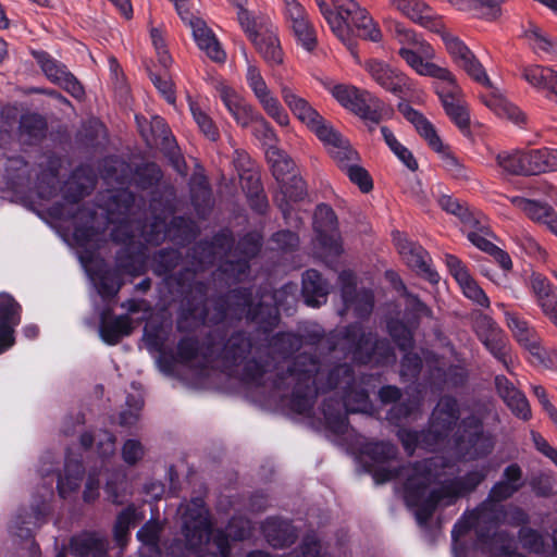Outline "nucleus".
Wrapping results in <instances>:
<instances>
[{"mask_svg":"<svg viewBox=\"0 0 557 557\" xmlns=\"http://www.w3.org/2000/svg\"><path fill=\"white\" fill-rule=\"evenodd\" d=\"M442 39L454 61L462 67L469 76L482 85H490V78L482 64L461 40L447 33L442 35Z\"/></svg>","mask_w":557,"mask_h":557,"instance_id":"412c9836","label":"nucleus"},{"mask_svg":"<svg viewBox=\"0 0 557 557\" xmlns=\"http://www.w3.org/2000/svg\"><path fill=\"white\" fill-rule=\"evenodd\" d=\"M33 55L51 83L60 86L76 99L84 96L85 92L82 84L62 63L51 58L45 51H33Z\"/></svg>","mask_w":557,"mask_h":557,"instance_id":"6ab92c4d","label":"nucleus"},{"mask_svg":"<svg viewBox=\"0 0 557 557\" xmlns=\"http://www.w3.org/2000/svg\"><path fill=\"white\" fill-rule=\"evenodd\" d=\"M400 110L432 149H438L441 147V138L437 136L433 125L420 112L409 106L400 107Z\"/></svg>","mask_w":557,"mask_h":557,"instance_id":"79ce46f5","label":"nucleus"},{"mask_svg":"<svg viewBox=\"0 0 557 557\" xmlns=\"http://www.w3.org/2000/svg\"><path fill=\"white\" fill-rule=\"evenodd\" d=\"M496 162L499 168L509 174L532 175L529 150L500 152L496 157Z\"/></svg>","mask_w":557,"mask_h":557,"instance_id":"58836bf2","label":"nucleus"},{"mask_svg":"<svg viewBox=\"0 0 557 557\" xmlns=\"http://www.w3.org/2000/svg\"><path fill=\"white\" fill-rule=\"evenodd\" d=\"M515 493H517L516 486L506 484L500 480L492 486L488 497L472 512H482L483 518H486L487 515L490 518L497 519L504 511V505L500 502L508 499Z\"/></svg>","mask_w":557,"mask_h":557,"instance_id":"7c9ffc66","label":"nucleus"},{"mask_svg":"<svg viewBox=\"0 0 557 557\" xmlns=\"http://www.w3.org/2000/svg\"><path fill=\"white\" fill-rule=\"evenodd\" d=\"M70 547L77 557H107L109 543L98 533L84 532L71 539Z\"/></svg>","mask_w":557,"mask_h":557,"instance_id":"bb28decb","label":"nucleus"},{"mask_svg":"<svg viewBox=\"0 0 557 557\" xmlns=\"http://www.w3.org/2000/svg\"><path fill=\"white\" fill-rule=\"evenodd\" d=\"M140 519H143V516L138 513L134 506L126 507L117 516L113 531L114 540L119 546L123 547L127 543L131 527L135 525Z\"/></svg>","mask_w":557,"mask_h":557,"instance_id":"de8ad7c7","label":"nucleus"},{"mask_svg":"<svg viewBox=\"0 0 557 557\" xmlns=\"http://www.w3.org/2000/svg\"><path fill=\"white\" fill-rule=\"evenodd\" d=\"M474 332L490 354L510 374H513L516 358L511 354L508 338L502 327L491 317L480 314L474 322Z\"/></svg>","mask_w":557,"mask_h":557,"instance_id":"9b49d317","label":"nucleus"},{"mask_svg":"<svg viewBox=\"0 0 557 557\" xmlns=\"http://www.w3.org/2000/svg\"><path fill=\"white\" fill-rule=\"evenodd\" d=\"M344 309L341 314L352 310L358 318L367 317L373 309V294L369 289L356 292V276L351 271H342L338 275Z\"/></svg>","mask_w":557,"mask_h":557,"instance_id":"a211bd4d","label":"nucleus"},{"mask_svg":"<svg viewBox=\"0 0 557 557\" xmlns=\"http://www.w3.org/2000/svg\"><path fill=\"white\" fill-rule=\"evenodd\" d=\"M162 525L154 520L146 522L137 532V539L141 543L140 557H161L159 539Z\"/></svg>","mask_w":557,"mask_h":557,"instance_id":"c9c22d12","label":"nucleus"},{"mask_svg":"<svg viewBox=\"0 0 557 557\" xmlns=\"http://www.w3.org/2000/svg\"><path fill=\"white\" fill-rule=\"evenodd\" d=\"M371 79L384 90L404 97L411 89V81L398 69L380 59H368L363 63L358 60Z\"/></svg>","mask_w":557,"mask_h":557,"instance_id":"dca6fc26","label":"nucleus"},{"mask_svg":"<svg viewBox=\"0 0 557 557\" xmlns=\"http://www.w3.org/2000/svg\"><path fill=\"white\" fill-rule=\"evenodd\" d=\"M512 238L525 253L535 258L545 257V250L528 232L518 230Z\"/></svg>","mask_w":557,"mask_h":557,"instance_id":"0e129e2a","label":"nucleus"},{"mask_svg":"<svg viewBox=\"0 0 557 557\" xmlns=\"http://www.w3.org/2000/svg\"><path fill=\"white\" fill-rule=\"evenodd\" d=\"M215 89L223 104L239 126L247 127L259 116L260 113L227 84L219 83Z\"/></svg>","mask_w":557,"mask_h":557,"instance_id":"4be33fe9","label":"nucleus"},{"mask_svg":"<svg viewBox=\"0 0 557 557\" xmlns=\"http://www.w3.org/2000/svg\"><path fill=\"white\" fill-rule=\"evenodd\" d=\"M391 8L399 11L414 23L426 28L436 26L433 10L423 0H386Z\"/></svg>","mask_w":557,"mask_h":557,"instance_id":"c85d7f7f","label":"nucleus"},{"mask_svg":"<svg viewBox=\"0 0 557 557\" xmlns=\"http://www.w3.org/2000/svg\"><path fill=\"white\" fill-rule=\"evenodd\" d=\"M246 81L265 114L278 126L288 127L290 119L287 111L284 109L274 92L269 88L260 73V70L248 60Z\"/></svg>","mask_w":557,"mask_h":557,"instance_id":"4468645a","label":"nucleus"},{"mask_svg":"<svg viewBox=\"0 0 557 557\" xmlns=\"http://www.w3.org/2000/svg\"><path fill=\"white\" fill-rule=\"evenodd\" d=\"M398 53L406 63L420 75L432 76L440 67L425 60L430 57H426L419 46L412 48L401 47Z\"/></svg>","mask_w":557,"mask_h":557,"instance_id":"c03bdc74","label":"nucleus"},{"mask_svg":"<svg viewBox=\"0 0 557 557\" xmlns=\"http://www.w3.org/2000/svg\"><path fill=\"white\" fill-rule=\"evenodd\" d=\"M443 107L446 114L460 129H467L469 127L470 117L462 98L450 102L445 101Z\"/></svg>","mask_w":557,"mask_h":557,"instance_id":"680f3d73","label":"nucleus"},{"mask_svg":"<svg viewBox=\"0 0 557 557\" xmlns=\"http://www.w3.org/2000/svg\"><path fill=\"white\" fill-rule=\"evenodd\" d=\"M503 0H468L466 10L474 11V14L483 18H495L499 13Z\"/></svg>","mask_w":557,"mask_h":557,"instance_id":"e2e57ef3","label":"nucleus"},{"mask_svg":"<svg viewBox=\"0 0 557 557\" xmlns=\"http://www.w3.org/2000/svg\"><path fill=\"white\" fill-rule=\"evenodd\" d=\"M294 190H290V188L283 184L282 185V194L283 199L276 198V201L278 202L280 209L284 215V218L289 221L292 219V212L294 210L290 202H296L300 200L305 195V185L301 178L294 177Z\"/></svg>","mask_w":557,"mask_h":557,"instance_id":"8fccbe9b","label":"nucleus"},{"mask_svg":"<svg viewBox=\"0 0 557 557\" xmlns=\"http://www.w3.org/2000/svg\"><path fill=\"white\" fill-rule=\"evenodd\" d=\"M438 205L446 212L458 216L466 225L473 224L475 226L479 223L474 214L472 215V213L469 211V208L451 196L443 195L438 199Z\"/></svg>","mask_w":557,"mask_h":557,"instance_id":"6e6d98bb","label":"nucleus"},{"mask_svg":"<svg viewBox=\"0 0 557 557\" xmlns=\"http://www.w3.org/2000/svg\"><path fill=\"white\" fill-rule=\"evenodd\" d=\"M238 246L243 249L245 257L236 262H226L221 267L222 273L235 281H240L246 275L249 269L248 258L259 251L261 238L258 234H248L239 242Z\"/></svg>","mask_w":557,"mask_h":557,"instance_id":"cd10ccee","label":"nucleus"},{"mask_svg":"<svg viewBox=\"0 0 557 557\" xmlns=\"http://www.w3.org/2000/svg\"><path fill=\"white\" fill-rule=\"evenodd\" d=\"M510 201L513 206L523 211L531 220L539 223H543L546 219V215H548V213L553 210V208L546 203L518 196L512 197Z\"/></svg>","mask_w":557,"mask_h":557,"instance_id":"864d4df0","label":"nucleus"},{"mask_svg":"<svg viewBox=\"0 0 557 557\" xmlns=\"http://www.w3.org/2000/svg\"><path fill=\"white\" fill-rule=\"evenodd\" d=\"M181 18L188 24L191 29L194 40L198 48L214 62L222 63L226 59V53L215 37L212 29L206 22L199 17L193 16L186 8L188 0H172Z\"/></svg>","mask_w":557,"mask_h":557,"instance_id":"2eb2a0df","label":"nucleus"},{"mask_svg":"<svg viewBox=\"0 0 557 557\" xmlns=\"http://www.w3.org/2000/svg\"><path fill=\"white\" fill-rule=\"evenodd\" d=\"M317 0L321 14L334 35L345 44L350 42L351 28L355 27L363 39L377 42L382 33L368 11L355 0Z\"/></svg>","mask_w":557,"mask_h":557,"instance_id":"423d86ee","label":"nucleus"},{"mask_svg":"<svg viewBox=\"0 0 557 557\" xmlns=\"http://www.w3.org/2000/svg\"><path fill=\"white\" fill-rule=\"evenodd\" d=\"M237 18L242 28L252 42L274 27L269 16L255 14L246 9H240L237 12Z\"/></svg>","mask_w":557,"mask_h":557,"instance_id":"e433bc0d","label":"nucleus"},{"mask_svg":"<svg viewBox=\"0 0 557 557\" xmlns=\"http://www.w3.org/2000/svg\"><path fill=\"white\" fill-rule=\"evenodd\" d=\"M371 379V375H363L357 381L348 364L332 366L306 350L296 357L285 374L277 377L275 388L290 389L287 405L299 414H309L320 394L336 389L341 401L330 397L324 401L322 412L326 429L335 435H345L349 432L347 413L369 412L372 408L369 391L363 387Z\"/></svg>","mask_w":557,"mask_h":557,"instance_id":"f257e3e1","label":"nucleus"},{"mask_svg":"<svg viewBox=\"0 0 557 557\" xmlns=\"http://www.w3.org/2000/svg\"><path fill=\"white\" fill-rule=\"evenodd\" d=\"M382 136L389 147V149L394 152V154L410 170L416 171L418 169V162L414 159L413 154L403 146L395 137L393 132L386 126L381 127Z\"/></svg>","mask_w":557,"mask_h":557,"instance_id":"3c124183","label":"nucleus"},{"mask_svg":"<svg viewBox=\"0 0 557 557\" xmlns=\"http://www.w3.org/2000/svg\"><path fill=\"white\" fill-rule=\"evenodd\" d=\"M84 469L79 460L66 458L64 472L58 479V492L62 498H66L76 492L83 479Z\"/></svg>","mask_w":557,"mask_h":557,"instance_id":"4c0bfd02","label":"nucleus"},{"mask_svg":"<svg viewBox=\"0 0 557 557\" xmlns=\"http://www.w3.org/2000/svg\"><path fill=\"white\" fill-rule=\"evenodd\" d=\"M21 321V306L9 294H0V354L14 344V329Z\"/></svg>","mask_w":557,"mask_h":557,"instance_id":"5701e85b","label":"nucleus"},{"mask_svg":"<svg viewBox=\"0 0 557 557\" xmlns=\"http://www.w3.org/2000/svg\"><path fill=\"white\" fill-rule=\"evenodd\" d=\"M337 349L346 350V355L359 363L386 364L396 359L387 341H377L371 332L367 334L359 324H354L345 331L332 352L336 354Z\"/></svg>","mask_w":557,"mask_h":557,"instance_id":"0eeeda50","label":"nucleus"},{"mask_svg":"<svg viewBox=\"0 0 557 557\" xmlns=\"http://www.w3.org/2000/svg\"><path fill=\"white\" fill-rule=\"evenodd\" d=\"M269 65H280L284 60V52L277 36L276 27H272L252 42Z\"/></svg>","mask_w":557,"mask_h":557,"instance_id":"f704fd0d","label":"nucleus"},{"mask_svg":"<svg viewBox=\"0 0 557 557\" xmlns=\"http://www.w3.org/2000/svg\"><path fill=\"white\" fill-rule=\"evenodd\" d=\"M338 168L348 176L350 182L359 187L362 193H369L373 188V182L368 171L360 165V157L351 147L348 139L341 136L326 148Z\"/></svg>","mask_w":557,"mask_h":557,"instance_id":"ddd939ff","label":"nucleus"},{"mask_svg":"<svg viewBox=\"0 0 557 557\" xmlns=\"http://www.w3.org/2000/svg\"><path fill=\"white\" fill-rule=\"evenodd\" d=\"M281 95L295 117L313 132L325 148L342 136V134L327 123L305 98L296 94L293 88L287 85H282Z\"/></svg>","mask_w":557,"mask_h":557,"instance_id":"1a4fd4ad","label":"nucleus"},{"mask_svg":"<svg viewBox=\"0 0 557 557\" xmlns=\"http://www.w3.org/2000/svg\"><path fill=\"white\" fill-rule=\"evenodd\" d=\"M393 238L399 255L409 268L425 276L431 283L438 282L440 276L431 267L430 256L420 245L408 240L399 232L394 233Z\"/></svg>","mask_w":557,"mask_h":557,"instance_id":"aec40b11","label":"nucleus"},{"mask_svg":"<svg viewBox=\"0 0 557 557\" xmlns=\"http://www.w3.org/2000/svg\"><path fill=\"white\" fill-rule=\"evenodd\" d=\"M330 284L313 269L307 270L302 275V296L310 307H320L327 300Z\"/></svg>","mask_w":557,"mask_h":557,"instance_id":"c756f323","label":"nucleus"},{"mask_svg":"<svg viewBox=\"0 0 557 557\" xmlns=\"http://www.w3.org/2000/svg\"><path fill=\"white\" fill-rule=\"evenodd\" d=\"M95 174L85 168H79L65 183L64 198L70 202H76L95 187Z\"/></svg>","mask_w":557,"mask_h":557,"instance_id":"72a5a7b5","label":"nucleus"},{"mask_svg":"<svg viewBox=\"0 0 557 557\" xmlns=\"http://www.w3.org/2000/svg\"><path fill=\"white\" fill-rule=\"evenodd\" d=\"M189 110L201 133L210 140L219 138V129L209 114L196 101L189 100Z\"/></svg>","mask_w":557,"mask_h":557,"instance_id":"603ef678","label":"nucleus"},{"mask_svg":"<svg viewBox=\"0 0 557 557\" xmlns=\"http://www.w3.org/2000/svg\"><path fill=\"white\" fill-rule=\"evenodd\" d=\"M267 542L274 548H282L296 539V532L293 525L277 518L268 519L261 527Z\"/></svg>","mask_w":557,"mask_h":557,"instance_id":"2f4dec72","label":"nucleus"},{"mask_svg":"<svg viewBox=\"0 0 557 557\" xmlns=\"http://www.w3.org/2000/svg\"><path fill=\"white\" fill-rule=\"evenodd\" d=\"M523 35L536 54L557 53V41L544 33L536 24L530 22Z\"/></svg>","mask_w":557,"mask_h":557,"instance_id":"37998d69","label":"nucleus"},{"mask_svg":"<svg viewBox=\"0 0 557 557\" xmlns=\"http://www.w3.org/2000/svg\"><path fill=\"white\" fill-rule=\"evenodd\" d=\"M150 38L156 49L159 63L163 67H168L172 62V58L166 49L163 32L160 28L152 27L150 29Z\"/></svg>","mask_w":557,"mask_h":557,"instance_id":"338daca9","label":"nucleus"},{"mask_svg":"<svg viewBox=\"0 0 557 557\" xmlns=\"http://www.w3.org/2000/svg\"><path fill=\"white\" fill-rule=\"evenodd\" d=\"M391 32H392L393 36L395 37V39L403 47L412 48V47L419 46L421 51L426 57L433 55L432 48L429 45L421 41L411 29L407 28L403 24L395 22L391 27Z\"/></svg>","mask_w":557,"mask_h":557,"instance_id":"5fc2aeb1","label":"nucleus"},{"mask_svg":"<svg viewBox=\"0 0 557 557\" xmlns=\"http://www.w3.org/2000/svg\"><path fill=\"white\" fill-rule=\"evenodd\" d=\"M440 154L444 169L449 172L453 176L458 178L467 177V171L459 159L441 141L438 149H433Z\"/></svg>","mask_w":557,"mask_h":557,"instance_id":"bf43d9fd","label":"nucleus"},{"mask_svg":"<svg viewBox=\"0 0 557 557\" xmlns=\"http://www.w3.org/2000/svg\"><path fill=\"white\" fill-rule=\"evenodd\" d=\"M251 343L242 333L230 337L222 351V358L230 364H239L250 352Z\"/></svg>","mask_w":557,"mask_h":557,"instance_id":"a18cd8bd","label":"nucleus"},{"mask_svg":"<svg viewBox=\"0 0 557 557\" xmlns=\"http://www.w3.org/2000/svg\"><path fill=\"white\" fill-rule=\"evenodd\" d=\"M463 295L472 300L474 304L483 307H490V299L486 296L485 292L479 286V284L474 281V278L469 275L467 278L458 283Z\"/></svg>","mask_w":557,"mask_h":557,"instance_id":"052dcab7","label":"nucleus"},{"mask_svg":"<svg viewBox=\"0 0 557 557\" xmlns=\"http://www.w3.org/2000/svg\"><path fill=\"white\" fill-rule=\"evenodd\" d=\"M523 79L535 90L550 97L557 96V71L540 64L524 65L521 69Z\"/></svg>","mask_w":557,"mask_h":557,"instance_id":"a878e982","label":"nucleus"},{"mask_svg":"<svg viewBox=\"0 0 557 557\" xmlns=\"http://www.w3.org/2000/svg\"><path fill=\"white\" fill-rule=\"evenodd\" d=\"M362 454L380 467L374 471V480L384 483L400 480L404 497L409 507L416 509L419 523H425L440 504L450 505L458 497L474 491L486 478L487 468L473 469L463 476L455 474V462L435 456L405 467L392 466L397 455L395 445L386 442L364 444Z\"/></svg>","mask_w":557,"mask_h":557,"instance_id":"f03ea898","label":"nucleus"},{"mask_svg":"<svg viewBox=\"0 0 557 557\" xmlns=\"http://www.w3.org/2000/svg\"><path fill=\"white\" fill-rule=\"evenodd\" d=\"M531 174L557 171V149L539 148L529 150Z\"/></svg>","mask_w":557,"mask_h":557,"instance_id":"49530a36","label":"nucleus"},{"mask_svg":"<svg viewBox=\"0 0 557 557\" xmlns=\"http://www.w3.org/2000/svg\"><path fill=\"white\" fill-rule=\"evenodd\" d=\"M495 386L500 398L516 417L522 420L531 418V408L525 395L505 375H496Z\"/></svg>","mask_w":557,"mask_h":557,"instance_id":"b1692460","label":"nucleus"},{"mask_svg":"<svg viewBox=\"0 0 557 557\" xmlns=\"http://www.w3.org/2000/svg\"><path fill=\"white\" fill-rule=\"evenodd\" d=\"M317 242L325 256H338L342 252L341 236L337 230V219L333 209L327 205H319L313 216Z\"/></svg>","mask_w":557,"mask_h":557,"instance_id":"f3484780","label":"nucleus"},{"mask_svg":"<svg viewBox=\"0 0 557 557\" xmlns=\"http://www.w3.org/2000/svg\"><path fill=\"white\" fill-rule=\"evenodd\" d=\"M269 162L272 166V172L278 182L284 183L285 175L294 170V162L288 158L287 154L280 150H273L268 156Z\"/></svg>","mask_w":557,"mask_h":557,"instance_id":"13d9d810","label":"nucleus"},{"mask_svg":"<svg viewBox=\"0 0 557 557\" xmlns=\"http://www.w3.org/2000/svg\"><path fill=\"white\" fill-rule=\"evenodd\" d=\"M181 534L166 547V557H210L205 540L211 528L210 511L202 497L191 498L178 508Z\"/></svg>","mask_w":557,"mask_h":557,"instance_id":"39448f33","label":"nucleus"},{"mask_svg":"<svg viewBox=\"0 0 557 557\" xmlns=\"http://www.w3.org/2000/svg\"><path fill=\"white\" fill-rule=\"evenodd\" d=\"M388 331L397 346L406 351L412 346L411 331L399 321H391L388 323Z\"/></svg>","mask_w":557,"mask_h":557,"instance_id":"69168bd1","label":"nucleus"},{"mask_svg":"<svg viewBox=\"0 0 557 557\" xmlns=\"http://www.w3.org/2000/svg\"><path fill=\"white\" fill-rule=\"evenodd\" d=\"M296 42L307 51H312L317 47V33L309 16L288 26Z\"/></svg>","mask_w":557,"mask_h":557,"instance_id":"09e8293b","label":"nucleus"},{"mask_svg":"<svg viewBox=\"0 0 557 557\" xmlns=\"http://www.w3.org/2000/svg\"><path fill=\"white\" fill-rule=\"evenodd\" d=\"M519 539L522 546L530 552L540 553L544 547L542 535L530 528H521Z\"/></svg>","mask_w":557,"mask_h":557,"instance_id":"774afa93","label":"nucleus"},{"mask_svg":"<svg viewBox=\"0 0 557 557\" xmlns=\"http://www.w3.org/2000/svg\"><path fill=\"white\" fill-rule=\"evenodd\" d=\"M133 321L128 315H120L112 319L102 314L99 325V334L102 341L109 345H116L121 338L131 335Z\"/></svg>","mask_w":557,"mask_h":557,"instance_id":"473e14b6","label":"nucleus"},{"mask_svg":"<svg viewBox=\"0 0 557 557\" xmlns=\"http://www.w3.org/2000/svg\"><path fill=\"white\" fill-rule=\"evenodd\" d=\"M332 96L346 109L363 120L379 123L389 108L372 92L351 85L337 84L330 88Z\"/></svg>","mask_w":557,"mask_h":557,"instance_id":"6e6552de","label":"nucleus"},{"mask_svg":"<svg viewBox=\"0 0 557 557\" xmlns=\"http://www.w3.org/2000/svg\"><path fill=\"white\" fill-rule=\"evenodd\" d=\"M496 306L503 311L515 339L529 352L530 362L534 366H549L550 350L542 346L535 329L518 313L509 311L505 304L498 302Z\"/></svg>","mask_w":557,"mask_h":557,"instance_id":"9d476101","label":"nucleus"},{"mask_svg":"<svg viewBox=\"0 0 557 557\" xmlns=\"http://www.w3.org/2000/svg\"><path fill=\"white\" fill-rule=\"evenodd\" d=\"M529 287L541 311L547 309L548 306L557 300V289L541 273H533L530 276Z\"/></svg>","mask_w":557,"mask_h":557,"instance_id":"ea45409f","label":"nucleus"},{"mask_svg":"<svg viewBox=\"0 0 557 557\" xmlns=\"http://www.w3.org/2000/svg\"><path fill=\"white\" fill-rule=\"evenodd\" d=\"M293 288V286L286 285L273 296L263 295L258 304L252 301V293L250 290H233L224 298L216 300L214 312L207 309L202 321L205 323H220L227 318H246L249 321L259 323L267 330L275 325L278 320L280 295H287Z\"/></svg>","mask_w":557,"mask_h":557,"instance_id":"20e7f679","label":"nucleus"},{"mask_svg":"<svg viewBox=\"0 0 557 557\" xmlns=\"http://www.w3.org/2000/svg\"><path fill=\"white\" fill-rule=\"evenodd\" d=\"M487 91L480 95V99L485 107L494 112L498 117L506 119L517 125L524 123V114L518 107L511 103L497 89L493 88L492 83L484 85Z\"/></svg>","mask_w":557,"mask_h":557,"instance_id":"393cba45","label":"nucleus"},{"mask_svg":"<svg viewBox=\"0 0 557 557\" xmlns=\"http://www.w3.org/2000/svg\"><path fill=\"white\" fill-rule=\"evenodd\" d=\"M459 419V407L455 398L443 397L434 408L429 429L421 434L400 429L398 437L408 454L417 447L426 450L447 449L459 461H472L490 455L494 438L483 431L480 419L474 416L461 421L451 435Z\"/></svg>","mask_w":557,"mask_h":557,"instance_id":"7ed1b4c3","label":"nucleus"},{"mask_svg":"<svg viewBox=\"0 0 557 557\" xmlns=\"http://www.w3.org/2000/svg\"><path fill=\"white\" fill-rule=\"evenodd\" d=\"M432 77L436 79L434 87L442 104H445V101L450 102L462 98L461 88L447 69L438 67Z\"/></svg>","mask_w":557,"mask_h":557,"instance_id":"a19ab883","label":"nucleus"},{"mask_svg":"<svg viewBox=\"0 0 557 557\" xmlns=\"http://www.w3.org/2000/svg\"><path fill=\"white\" fill-rule=\"evenodd\" d=\"M211 527L213 522L211 521ZM251 523L249 520L238 517L233 518L225 531H216L213 533L212 528L208 533V537L205 540V546L210 552V557H233L231 555L232 544L237 541H243L250 535ZM206 557V556H200ZM246 557H271L268 554L261 552L250 553Z\"/></svg>","mask_w":557,"mask_h":557,"instance_id":"f8f14e48","label":"nucleus"},{"mask_svg":"<svg viewBox=\"0 0 557 557\" xmlns=\"http://www.w3.org/2000/svg\"><path fill=\"white\" fill-rule=\"evenodd\" d=\"M421 408V399L413 397L407 401L397 404L391 408L387 419L393 423H398L403 419H416Z\"/></svg>","mask_w":557,"mask_h":557,"instance_id":"4d7b16f0","label":"nucleus"}]
</instances>
